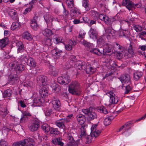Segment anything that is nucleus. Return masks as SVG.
<instances>
[{"instance_id": "1", "label": "nucleus", "mask_w": 146, "mask_h": 146, "mask_svg": "<svg viewBox=\"0 0 146 146\" xmlns=\"http://www.w3.org/2000/svg\"><path fill=\"white\" fill-rule=\"evenodd\" d=\"M68 90L70 93L76 95H79L81 92L79 84L76 81L72 82L69 85Z\"/></svg>"}, {"instance_id": "2", "label": "nucleus", "mask_w": 146, "mask_h": 146, "mask_svg": "<svg viewBox=\"0 0 146 146\" xmlns=\"http://www.w3.org/2000/svg\"><path fill=\"white\" fill-rule=\"evenodd\" d=\"M35 142L32 138H27L22 141L15 142L13 146H34Z\"/></svg>"}, {"instance_id": "3", "label": "nucleus", "mask_w": 146, "mask_h": 146, "mask_svg": "<svg viewBox=\"0 0 146 146\" xmlns=\"http://www.w3.org/2000/svg\"><path fill=\"white\" fill-rule=\"evenodd\" d=\"M106 94L110 97V103L108 105L109 107H113L114 104H116L119 100V98L115 96V94L111 91L108 92L106 93Z\"/></svg>"}, {"instance_id": "4", "label": "nucleus", "mask_w": 146, "mask_h": 146, "mask_svg": "<svg viewBox=\"0 0 146 146\" xmlns=\"http://www.w3.org/2000/svg\"><path fill=\"white\" fill-rule=\"evenodd\" d=\"M119 20V18L118 17L117 15L113 17L109 18L107 16L106 20L105 21V23L108 25H110L111 27L113 26L117 21Z\"/></svg>"}, {"instance_id": "5", "label": "nucleus", "mask_w": 146, "mask_h": 146, "mask_svg": "<svg viewBox=\"0 0 146 146\" xmlns=\"http://www.w3.org/2000/svg\"><path fill=\"white\" fill-rule=\"evenodd\" d=\"M52 108L57 111H59L61 109V104L59 99L55 97H54L52 100Z\"/></svg>"}, {"instance_id": "6", "label": "nucleus", "mask_w": 146, "mask_h": 146, "mask_svg": "<svg viewBox=\"0 0 146 146\" xmlns=\"http://www.w3.org/2000/svg\"><path fill=\"white\" fill-rule=\"evenodd\" d=\"M57 80L59 83L62 84H68L70 81V77L66 74H64L61 76L58 77Z\"/></svg>"}, {"instance_id": "7", "label": "nucleus", "mask_w": 146, "mask_h": 146, "mask_svg": "<svg viewBox=\"0 0 146 146\" xmlns=\"http://www.w3.org/2000/svg\"><path fill=\"white\" fill-rule=\"evenodd\" d=\"M44 18L47 27L50 28H52L53 26V17L49 14L46 13L44 15Z\"/></svg>"}, {"instance_id": "8", "label": "nucleus", "mask_w": 146, "mask_h": 146, "mask_svg": "<svg viewBox=\"0 0 146 146\" xmlns=\"http://www.w3.org/2000/svg\"><path fill=\"white\" fill-rule=\"evenodd\" d=\"M130 0H123V5L125 6L129 11L132 10V9L138 5L137 4H134Z\"/></svg>"}, {"instance_id": "9", "label": "nucleus", "mask_w": 146, "mask_h": 146, "mask_svg": "<svg viewBox=\"0 0 146 146\" xmlns=\"http://www.w3.org/2000/svg\"><path fill=\"white\" fill-rule=\"evenodd\" d=\"M40 123L38 119L33 120L32 123L30 126L29 129L31 131L33 132L36 131L39 127Z\"/></svg>"}, {"instance_id": "10", "label": "nucleus", "mask_w": 146, "mask_h": 146, "mask_svg": "<svg viewBox=\"0 0 146 146\" xmlns=\"http://www.w3.org/2000/svg\"><path fill=\"white\" fill-rule=\"evenodd\" d=\"M119 79L123 86L131 83L130 76L129 74L122 75L120 77Z\"/></svg>"}, {"instance_id": "11", "label": "nucleus", "mask_w": 146, "mask_h": 146, "mask_svg": "<svg viewBox=\"0 0 146 146\" xmlns=\"http://www.w3.org/2000/svg\"><path fill=\"white\" fill-rule=\"evenodd\" d=\"M74 67L80 70H85L87 68V65L86 62L80 61H77L75 63Z\"/></svg>"}, {"instance_id": "12", "label": "nucleus", "mask_w": 146, "mask_h": 146, "mask_svg": "<svg viewBox=\"0 0 146 146\" xmlns=\"http://www.w3.org/2000/svg\"><path fill=\"white\" fill-rule=\"evenodd\" d=\"M98 126L97 124L93 125L91 127V132L92 135L95 137L98 136L101 133V131L97 130L96 127Z\"/></svg>"}, {"instance_id": "13", "label": "nucleus", "mask_w": 146, "mask_h": 146, "mask_svg": "<svg viewBox=\"0 0 146 146\" xmlns=\"http://www.w3.org/2000/svg\"><path fill=\"white\" fill-rule=\"evenodd\" d=\"M38 82L41 84L42 86H45L47 84V78L46 76L40 75L39 76L37 79Z\"/></svg>"}, {"instance_id": "14", "label": "nucleus", "mask_w": 146, "mask_h": 146, "mask_svg": "<svg viewBox=\"0 0 146 146\" xmlns=\"http://www.w3.org/2000/svg\"><path fill=\"white\" fill-rule=\"evenodd\" d=\"M89 36L91 38L94 40L97 39L98 36L96 30L94 29L91 28L88 32Z\"/></svg>"}, {"instance_id": "15", "label": "nucleus", "mask_w": 146, "mask_h": 146, "mask_svg": "<svg viewBox=\"0 0 146 146\" xmlns=\"http://www.w3.org/2000/svg\"><path fill=\"white\" fill-rule=\"evenodd\" d=\"M51 52L52 56L54 58H58L62 55V50L55 48L51 51Z\"/></svg>"}, {"instance_id": "16", "label": "nucleus", "mask_w": 146, "mask_h": 146, "mask_svg": "<svg viewBox=\"0 0 146 146\" xmlns=\"http://www.w3.org/2000/svg\"><path fill=\"white\" fill-rule=\"evenodd\" d=\"M25 68V66L22 64H18L16 65L14 68L17 74H19L24 70Z\"/></svg>"}, {"instance_id": "17", "label": "nucleus", "mask_w": 146, "mask_h": 146, "mask_svg": "<svg viewBox=\"0 0 146 146\" xmlns=\"http://www.w3.org/2000/svg\"><path fill=\"white\" fill-rule=\"evenodd\" d=\"M103 54L104 55L106 54L111 52L112 49V46L108 44H105L103 46Z\"/></svg>"}, {"instance_id": "18", "label": "nucleus", "mask_w": 146, "mask_h": 146, "mask_svg": "<svg viewBox=\"0 0 146 146\" xmlns=\"http://www.w3.org/2000/svg\"><path fill=\"white\" fill-rule=\"evenodd\" d=\"M105 33L104 35V36H113L115 35V33L114 31L111 29L110 27H107L105 30Z\"/></svg>"}, {"instance_id": "19", "label": "nucleus", "mask_w": 146, "mask_h": 146, "mask_svg": "<svg viewBox=\"0 0 146 146\" xmlns=\"http://www.w3.org/2000/svg\"><path fill=\"white\" fill-rule=\"evenodd\" d=\"M39 93L40 96L42 98L46 97L48 93L46 86H43L39 91Z\"/></svg>"}, {"instance_id": "20", "label": "nucleus", "mask_w": 146, "mask_h": 146, "mask_svg": "<svg viewBox=\"0 0 146 146\" xmlns=\"http://www.w3.org/2000/svg\"><path fill=\"white\" fill-rule=\"evenodd\" d=\"M76 118L78 123L80 125L83 124L86 121L85 116L82 114L77 115Z\"/></svg>"}, {"instance_id": "21", "label": "nucleus", "mask_w": 146, "mask_h": 146, "mask_svg": "<svg viewBox=\"0 0 146 146\" xmlns=\"http://www.w3.org/2000/svg\"><path fill=\"white\" fill-rule=\"evenodd\" d=\"M48 73L54 76H57L58 73V70L56 69L53 66H50L49 67Z\"/></svg>"}, {"instance_id": "22", "label": "nucleus", "mask_w": 146, "mask_h": 146, "mask_svg": "<svg viewBox=\"0 0 146 146\" xmlns=\"http://www.w3.org/2000/svg\"><path fill=\"white\" fill-rule=\"evenodd\" d=\"M31 115V114L28 113H23L20 119L21 123H24L27 122L28 121V117Z\"/></svg>"}, {"instance_id": "23", "label": "nucleus", "mask_w": 146, "mask_h": 146, "mask_svg": "<svg viewBox=\"0 0 146 146\" xmlns=\"http://www.w3.org/2000/svg\"><path fill=\"white\" fill-rule=\"evenodd\" d=\"M62 138L61 137H58L52 139V142L54 144H57L60 146H63L64 143L62 141Z\"/></svg>"}, {"instance_id": "24", "label": "nucleus", "mask_w": 146, "mask_h": 146, "mask_svg": "<svg viewBox=\"0 0 146 146\" xmlns=\"http://www.w3.org/2000/svg\"><path fill=\"white\" fill-rule=\"evenodd\" d=\"M27 64L30 67L35 68L36 66V63L34 59L31 57L29 58L27 62Z\"/></svg>"}, {"instance_id": "25", "label": "nucleus", "mask_w": 146, "mask_h": 146, "mask_svg": "<svg viewBox=\"0 0 146 146\" xmlns=\"http://www.w3.org/2000/svg\"><path fill=\"white\" fill-rule=\"evenodd\" d=\"M91 16L93 19L95 20L98 19L99 13L98 12L94 10H92L90 11Z\"/></svg>"}, {"instance_id": "26", "label": "nucleus", "mask_w": 146, "mask_h": 146, "mask_svg": "<svg viewBox=\"0 0 146 146\" xmlns=\"http://www.w3.org/2000/svg\"><path fill=\"white\" fill-rule=\"evenodd\" d=\"M16 46L17 47V52H21L24 50V46L21 42L18 41L16 43Z\"/></svg>"}, {"instance_id": "27", "label": "nucleus", "mask_w": 146, "mask_h": 146, "mask_svg": "<svg viewBox=\"0 0 146 146\" xmlns=\"http://www.w3.org/2000/svg\"><path fill=\"white\" fill-rule=\"evenodd\" d=\"M86 130L85 126H82L80 128L79 133L80 135L79 137L80 138H83V139L84 138V137L86 135Z\"/></svg>"}, {"instance_id": "28", "label": "nucleus", "mask_w": 146, "mask_h": 146, "mask_svg": "<svg viewBox=\"0 0 146 146\" xmlns=\"http://www.w3.org/2000/svg\"><path fill=\"white\" fill-rule=\"evenodd\" d=\"M97 42L100 47L104 46L105 44H106L105 42L104 35H103L99 37L98 40Z\"/></svg>"}, {"instance_id": "29", "label": "nucleus", "mask_w": 146, "mask_h": 146, "mask_svg": "<svg viewBox=\"0 0 146 146\" xmlns=\"http://www.w3.org/2000/svg\"><path fill=\"white\" fill-rule=\"evenodd\" d=\"M143 74V73L139 71L135 72L133 74L134 80L135 81L138 80L142 76Z\"/></svg>"}, {"instance_id": "30", "label": "nucleus", "mask_w": 146, "mask_h": 146, "mask_svg": "<svg viewBox=\"0 0 146 146\" xmlns=\"http://www.w3.org/2000/svg\"><path fill=\"white\" fill-rule=\"evenodd\" d=\"M8 43V38H7L0 40V48H2L5 47Z\"/></svg>"}, {"instance_id": "31", "label": "nucleus", "mask_w": 146, "mask_h": 146, "mask_svg": "<svg viewBox=\"0 0 146 146\" xmlns=\"http://www.w3.org/2000/svg\"><path fill=\"white\" fill-rule=\"evenodd\" d=\"M67 139L68 142L70 143L68 146L70 145L72 146H74L73 145V143H74V140L72 134L71 133H69L68 134Z\"/></svg>"}, {"instance_id": "32", "label": "nucleus", "mask_w": 146, "mask_h": 146, "mask_svg": "<svg viewBox=\"0 0 146 146\" xmlns=\"http://www.w3.org/2000/svg\"><path fill=\"white\" fill-rule=\"evenodd\" d=\"M23 37L24 39L28 40H31L33 39V37L28 32L26 31L23 34Z\"/></svg>"}, {"instance_id": "33", "label": "nucleus", "mask_w": 146, "mask_h": 146, "mask_svg": "<svg viewBox=\"0 0 146 146\" xmlns=\"http://www.w3.org/2000/svg\"><path fill=\"white\" fill-rule=\"evenodd\" d=\"M50 86L52 89L57 92H60L61 90L60 87L55 83H52L50 85Z\"/></svg>"}, {"instance_id": "34", "label": "nucleus", "mask_w": 146, "mask_h": 146, "mask_svg": "<svg viewBox=\"0 0 146 146\" xmlns=\"http://www.w3.org/2000/svg\"><path fill=\"white\" fill-rule=\"evenodd\" d=\"M9 14L14 20H16L17 19V12L14 10L10 11L9 12Z\"/></svg>"}, {"instance_id": "35", "label": "nucleus", "mask_w": 146, "mask_h": 146, "mask_svg": "<svg viewBox=\"0 0 146 146\" xmlns=\"http://www.w3.org/2000/svg\"><path fill=\"white\" fill-rule=\"evenodd\" d=\"M88 0H82V5L85 9L86 11H89L90 7L89 6V4L88 3Z\"/></svg>"}, {"instance_id": "36", "label": "nucleus", "mask_w": 146, "mask_h": 146, "mask_svg": "<svg viewBox=\"0 0 146 146\" xmlns=\"http://www.w3.org/2000/svg\"><path fill=\"white\" fill-rule=\"evenodd\" d=\"M88 116L90 120H92L96 119L97 117V115L95 113L92 111L91 110L89 113Z\"/></svg>"}, {"instance_id": "37", "label": "nucleus", "mask_w": 146, "mask_h": 146, "mask_svg": "<svg viewBox=\"0 0 146 146\" xmlns=\"http://www.w3.org/2000/svg\"><path fill=\"white\" fill-rule=\"evenodd\" d=\"M42 34L45 36H48L52 35V31L49 29H46L42 31Z\"/></svg>"}, {"instance_id": "38", "label": "nucleus", "mask_w": 146, "mask_h": 146, "mask_svg": "<svg viewBox=\"0 0 146 146\" xmlns=\"http://www.w3.org/2000/svg\"><path fill=\"white\" fill-rule=\"evenodd\" d=\"M12 91L11 89H7L5 91L3 94V97L4 98L10 97Z\"/></svg>"}, {"instance_id": "39", "label": "nucleus", "mask_w": 146, "mask_h": 146, "mask_svg": "<svg viewBox=\"0 0 146 146\" xmlns=\"http://www.w3.org/2000/svg\"><path fill=\"white\" fill-rule=\"evenodd\" d=\"M21 26L19 23L17 22H15L12 23L11 28L12 30H14L16 29L19 28Z\"/></svg>"}, {"instance_id": "40", "label": "nucleus", "mask_w": 146, "mask_h": 146, "mask_svg": "<svg viewBox=\"0 0 146 146\" xmlns=\"http://www.w3.org/2000/svg\"><path fill=\"white\" fill-rule=\"evenodd\" d=\"M80 14V11L79 9L76 7H74V9H72L70 11V15L72 16H76V14L78 15Z\"/></svg>"}, {"instance_id": "41", "label": "nucleus", "mask_w": 146, "mask_h": 146, "mask_svg": "<svg viewBox=\"0 0 146 146\" xmlns=\"http://www.w3.org/2000/svg\"><path fill=\"white\" fill-rule=\"evenodd\" d=\"M146 49V46L145 45H139V49H140L142 51H140L139 50L138 51V52L139 53V54H141L142 55H144L145 56V57H146L145 54V52Z\"/></svg>"}, {"instance_id": "42", "label": "nucleus", "mask_w": 146, "mask_h": 146, "mask_svg": "<svg viewBox=\"0 0 146 146\" xmlns=\"http://www.w3.org/2000/svg\"><path fill=\"white\" fill-rule=\"evenodd\" d=\"M125 87V94H127L132 90V85L130 83V84H127L124 86Z\"/></svg>"}, {"instance_id": "43", "label": "nucleus", "mask_w": 146, "mask_h": 146, "mask_svg": "<svg viewBox=\"0 0 146 146\" xmlns=\"http://www.w3.org/2000/svg\"><path fill=\"white\" fill-rule=\"evenodd\" d=\"M94 137L93 135H92L91 133V135H86L84 138L85 139L86 141V143H91L92 141V137Z\"/></svg>"}, {"instance_id": "44", "label": "nucleus", "mask_w": 146, "mask_h": 146, "mask_svg": "<svg viewBox=\"0 0 146 146\" xmlns=\"http://www.w3.org/2000/svg\"><path fill=\"white\" fill-rule=\"evenodd\" d=\"M90 52L92 53L95 54L99 56H100L102 54V52L98 48H92L90 50Z\"/></svg>"}, {"instance_id": "45", "label": "nucleus", "mask_w": 146, "mask_h": 146, "mask_svg": "<svg viewBox=\"0 0 146 146\" xmlns=\"http://www.w3.org/2000/svg\"><path fill=\"white\" fill-rule=\"evenodd\" d=\"M62 119L56 121L55 123L56 125L58 127L62 128L64 126V125L63 121H62Z\"/></svg>"}, {"instance_id": "46", "label": "nucleus", "mask_w": 146, "mask_h": 146, "mask_svg": "<svg viewBox=\"0 0 146 146\" xmlns=\"http://www.w3.org/2000/svg\"><path fill=\"white\" fill-rule=\"evenodd\" d=\"M130 32L128 30H123L122 33H120V36L122 37L127 38L129 37Z\"/></svg>"}, {"instance_id": "47", "label": "nucleus", "mask_w": 146, "mask_h": 146, "mask_svg": "<svg viewBox=\"0 0 146 146\" xmlns=\"http://www.w3.org/2000/svg\"><path fill=\"white\" fill-rule=\"evenodd\" d=\"M81 43L84 46L87 47L89 48H91L93 47L92 44L84 40H83L82 41H81Z\"/></svg>"}, {"instance_id": "48", "label": "nucleus", "mask_w": 146, "mask_h": 146, "mask_svg": "<svg viewBox=\"0 0 146 146\" xmlns=\"http://www.w3.org/2000/svg\"><path fill=\"white\" fill-rule=\"evenodd\" d=\"M112 119V117L111 116L105 118L104 121V125L106 126L109 125L110 123V122Z\"/></svg>"}, {"instance_id": "49", "label": "nucleus", "mask_w": 146, "mask_h": 146, "mask_svg": "<svg viewBox=\"0 0 146 146\" xmlns=\"http://www.w3.org/2000/svg\"><path fill=\"white\" fill-rule=\"evenodd\" d=\"M42 129L45 132L48 133L50 130V126L47 124H44L41 126Z\"/></svg>"}, {"instance_id": "50", "label": "nucleus", "mask_w": 146, "mask_h": 146, "mask_svg": "<svg viewBox=\"0 0 146 146\" xmlns=\"http://www.w3.org/2000/svg\"><path fill=\"white\" fill-rule=\"evenodd\" d=\"M126 51H127L126 50ZM128 53L124 54V55H125L128 56V57H130L131 55L133 54V52L132 49V47L130 46L129 48H128V50L127 51Z\"/></svg>"}, {"instance_id": "51", "label": "nucleus", "mask_w": 146, "mask_h": 146, "mask_svg": "<svg viewBox=\"0 0 146 146\" xmlns=\"http://www.w3.org/2000/svg\"><path fill=\"white\" fill-rule=\"evenodd\" d=\"M50 131V134L57 135L59 133V131L57 128H52Z\"/></svg>"}, {"instance_id": "52", "label": "nucleus", "mask_w": 146, "mask_h": 146, "mask_svg": "<svg viewBox=\"0 0 146 146\" xmlns=\"http://www.w3.org/2000/svg\"><path fill=\"white\" fill-rule=\"evenodd\" d=\"M97 111L106 114L108 113L107 110L104 107H101L97 109Z\"/></svg>"}, {"instance_id": "53", "label": "nucleus", "mask_w": 146, "mask_h": 146, "mask_svg": "<svg viewBox=\"0 0 146 146\" xmlns=\"http://www.w3.org/2000/svg\"><path fill=\"white\" fill-rule=\"evenodd\" d=\"M53 113L52 109L51 108H46V111L45 112V115L46 116H49Z\"/></svg>"}, {"instance_id": "54", "label": "nucleus", "mask_w": 146, "mask_h": 146, "mask_svg": "<svg viewBox=\"0 0 146 146\" xmlns=\"http://www.w3.org/2000/svg\"><path fill=\"white\" fill-rule=\"evenodd\" d=\"M114 46L116 48L119 50V51H121L122 53H123V50H124V48L122 46H120L119 44L117 43H115L114 44Z\"/></svg>"}, {"instance_id": "55", "label": "nucleus", "mask_w": 146, "mask_h": 146, "mask_svg": "<svg viewBox=\"0 0 146 146\" xmlns=\"http://www.w3.org/2000/svg\"><path fill=\"white\" fill-rule=\"evenodd\" d=\"M27 7H28L25 9L23 13L24 14H26L28 13L31 11L32 9L33 8V6L32 5H28Z\"/></svg>"}, {"instance_id": "56", "label": "nucleus", "mask_w": 146, "mask_h": 146, "mask_svg": "<svg viewBox=\"0 0 146 146\" xmlns=\"http://www.w3.org/2000/svg\"><path fill=\"white\" fill-rule=\"evenodd\" d=\"M95 69L92 67H90L89 68H87L86 69V71L87 73L88 74H92L95 71Z\"/></svg>"}, {"instance_id": "57", "label": "nucleus", "mask_w": 146, "mask_h": 146, "mask_svg": "<svg viewBox=\"0 0 146 146\" xmlns=\"http://www.w3.org/2000/svg\"><path fill=\"white\" fill-rule=\"evenodd\" d=\"M66 3L68 4V6L69 8H72L73 7L74 3L73 0H67Z\"/></svg>"}, {"instance_id": "58", "label": "nucleus", "mask_w": 146, "mask_h": 146, "mask_svg": "<svg viewBox=\"0 0 146 146\" xmlns=\"http://www.w3.org/2000/svg\"><path fill=\"white\" fill-rule=\"evenodd\" d=\"M133 28L137 32H139L142 30L141 27L137 25H135L133 27Z\"/></svg>"}, {"instance_id": "59", "label": "nucleus", "mask_w": 146, "mask_h": 146, "mask_svg": "<svg viewBox=\"0 0 146 146\" xmlns=\"http://www.w3.org/2000/svg\"><path fill=\"white\" fill-rule=\"evenodd\" d=\"M30 26L31 28L34 30H36L38 28V26L36 23H31L30 24Z\"/></svg>"}, {"instance_id": "60", "label": "nucleus", "mask_w": 146, "mask_h": 146, "mask_svg": "<svg viewBox=\"0 0 146 146\" xmlns=\"http://www.w3.org/2000/svg\"><path fill=\"white\" fill-rule=\"evenodd\" d=\"M52 41L50 39L48 38H46L45 43L46 45L50 46L52 44Z\"/></svg>"}, {"instance_id": "61", "label": "nucleus", "mask_w": 146, "mask_h": 146, "mask_svg": "<svg viewBox=\"0 0 146 146\" xmlns=\"http://www.w3.org/2000/svg\"><path fill=\"white\" fill-rule=\"evenodd\" d=\"M132 123V122L131 121L128 122L126 123L123 125H125V127H123L124 129L125 130H127L129 129V126Z\"/></svg>"}, {"instance_id": "62", "label": "nucleus", "mask_w": 146, "mask_h": 146, "mask_svg": "<svg viewBox=\"0 0 146 146\" xmlns=\"http://www.w3.org/2000/svg\"><path fill=\"white\" fill-rule=\"evenodd\" d=\"M27 54H24L21 55L20 57V60L22 62L25 61L27 59Z\"/></svg>"}, {"instance_id": "63", "label": "nucleus", "mask_w": 146, "mask_h": 146, "mask_svg": "<svg viewBox=\"0 0 146 146\" xmlns=\"http://www.w3.org/2000/svg\"><path fill=\"white\" fill-rule=\"evenodd\" d=\"M62 5H63L62 4ZM63 7L64 8L63 14L64 15L65 17L66 18H67L69 16V12L68 11L66 10L65 9L64 6L63 5Z\"/></svg>"}, {"instance_id": "64", "label": "nucleus", "mask_w": 146, "mask_h": 146, "mask_svg": "<svg viewBox=\"0 0 146 146\" xmlns=\"http://www.w3.org/2000/svg\"><path fill=\"white\" fill-rule=\"evenodd\" d=\"M0 146H8V143L4 140L1 139L0 141Z\"/></svg>"}]
</instances>
